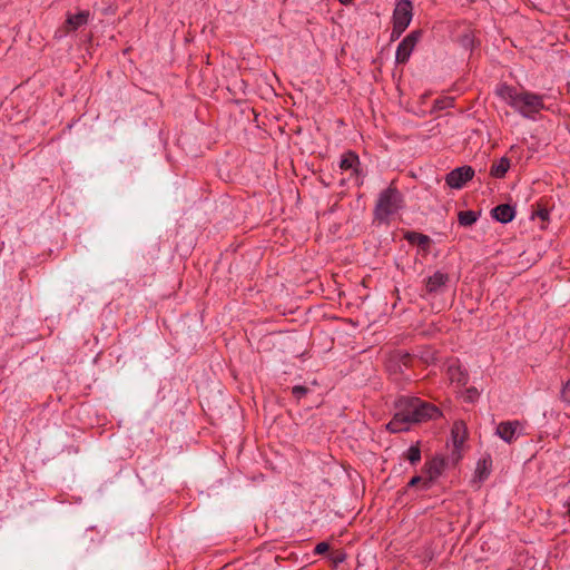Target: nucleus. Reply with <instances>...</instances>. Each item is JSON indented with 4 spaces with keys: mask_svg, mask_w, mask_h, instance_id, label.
<instances>
[{
    "mask_svg": "<svg viewBox=\"0 0 570 570\" xmlns=\"http://www.w3.org/2000/svg\"><path fill=\"white\" fill-rule=\"evenodd\" d=\"M396 412L387 423L386 429L392 433L407 431L410 424L435 420L442 412L434 404L415 396H401L395 402Z\"/></svg>",
    "mask_w": 570,
    "mask_h": 570,
    "instance_id": "1",
    "label": "nucleus"
},
{
    "mask_svg": "<svg viewBox=\"0 0 570 570\" xmlns=\"http://www.w3.org/2000/svg\"><path fill=\"white\" fill-rule=\"evenodd\" d=\"M497 95L525 118H533L544 109L543 96L527 90L518 91L509 85H500Z\"/></svg>",
    "mask_w": 570,
    "mask_h": 570,
    "instance_id": "2",
    "label": "nucleus"
},
{
    "mask_svg": "<svg viewBox=\"0 0 570 570\" xmlns=\"http://www.w3.org/2000/svg\"><path fill=\"white\" fill-rule=\"evenodd\" d=\"M404 204L402 193L392 183L386 189L379 195L374 208L375 218L383 222L391 215L397 213Z\"/></svg>",
    "mask_w": 570,
    "mask_h": 570,
    "instance_id": "3",
    "label": "nucleus"
},
{
    "mask_svg": "<svg viewBox=\"0 0 570 570\" xmlns=\"http://www.w3.org/2000/svg\"><path fill=\"white\" fill-rule=\"evenodd\" d=\"M412 9L410 0H401L396 3L393 12L392 39L399 38L409 27L412 20Z\"/></svg>",
    "mask_w": 570,
    "mask_h": 570,
    "instance_id": "4",
    "label": "nucleus"
},
{
    "mask_svg": "<svg viewBox=\"0 0 570 570\" xmlns=\"http://www.w3.org/2000/svg\"><path fill=\"white\" fill-rule=\"evenodd\" d=\"M421 36L422 32L420 30H414L399 43L395 53V59L397 63L407 62Z\"/></svg>",
    "mask_w": 570,
    "mask_h": 570,
    "instance_id": "5",
    "label": "nucleus"
},
{
    "mask_svg": "<svg viewBox=\"0 0 570 570\" xmlns=\"http://www.w3.org/2000/svg\"><path fill=\"white\" fill-rule=\"evenodd\" d=\"M91 13L89 10H82L78 13L68 12L66 16V21L58 30L62 35H67L72 31H77L81 27L86 26L90 20Z\"/></svg>",
    "mask_w": 570,
    "mask_h": 570,
    "instance_id": "6",
    "label": "nucleus"
},
{
    "mask_svg": "<svg viewBox=\"0 0 570 570\" xmlns=\"http://www.w3.org/2000/svg\"><path fill=\"white\" fill-rule=\"evenodd\" d=\"M473 176L474 169L471 166H462L451 170L445 177V183L451 188L460 189L466 181L471 180Z\"/></svg>",
    "mask_w": 570,
    "mask_h": 570,
    "instance_id": "7",
    "label": "nucleus"
},
{
    "mask_svg": "<svg viewBox=\"0 0 570 570\" xmlns=\"http://www.w3.org/2000/svg\"><path fill=\"white\" fill-rule=\"evenodd\" d=\"M412 363V356L407 353L396 352L386 361V368L391 373H403Z\"/></svg>",
    "mask_w": 570,
    "mask_h": 570,
    "instance_id": "8",
    "label": "nucleus"
},
{
    "mask_svg": "<svg viewBox=\"0 0 570 570\" xmlns=\"http://www.w3.org/2000/svg\"><path fill=\"white\" fill-rule=\"evenodd\" d=\"M450 277L448 273L436 271L433 275L429 276L425 281V293L438 294L443 291Z\"/></svg>",
    "mask_w": 570,
    "mask_h": 570,
    "instance_id": "9",
    "label": "nucleus"
},
{
    "mask_svg": "<svg viewBox=\"0 0 570 570\" xmlns=\"http://www.w3.org/2000/svg\"><path fill=\"white\" fill-rule=\"evenodd\" d=\"M446 374L449 380L459 386H464L469 382V373L465 368L462 367L458 360L449 364Z\"/></svg>",
    "mask_w": 570,
    "mask_h": 570,
    "instance_id": "10",
    "label": "nucleus"
},
{
    "mask_svg": "<svg viewBox=\"0 0 570 570\" xmlns=\"http://www.w3.org/2000/svg\"><path fill=\"white\" fill-rule=\"evenodd\" d=\"M442 466V461H439L436 459L428 461L424 464L423 472L426 476L425 480L423 481V490H429L432 485V482L441 475Z\"/></svg>",
    "mask_w": 570,
    "mask_h": 570,
    "instance_id": "11",
    "label": "nucleus"
},
{
    "mask_svg": "<svg viewBox=\"0 0 570 570\" xmlns=\"http://www.w3.org/2000/svg\"><path fill=\"white\" fill-rule=\"evenodd\" d=\"M520 426L518 421L501 422L497 426V435L504 442L512 443L517 438V430Z\"/></svg>",
    "mask_w": 570,
    "mask_h": 570,
    "instance_id": "12",
    "label": "nucleus"
},
{
    "mask_svg": "<svg viewBox=\"0 0 570 570\" xmlns=\"http://www.w3.org/2000/svg\"><path fill=\"white\" fill-rule=\"evenodd\" d=\"M468 438V429L463 421H455L451 429L453 446L460 450Z\"/></svg>",
    "mask_w": 570,
    "mask_h": 570,
    "instance_id": "13",
    "label": "nucleus"
},
{
    "mask_svg": "<svg viewBox=\"0 0 570 570\" xmlns=\"http://www.w3.org/2000/svg\"><path fill=\"white\" fill-rule=\"evenodd\" d=\"M491 213L492 217L502 224L512 222L515 216V209L508 204L495 206Z\"/></svg>",
    "mask_w": 570,
    "mask_h": 570,
    "instance_id": "14",
    "label": "nucleus"
},
{
    "mask_svg": "<svg viewBox=\"0 0 570 570\" xmlns=\"http://www.w3.org/2000/svg\"><path fill=\"white\" fill-rule=\"evenodd\" d=\"M360 158L354 151H347L342 156L340 168L342 170L352 169L355 175H358Z\"/></svg>",
    "mask_w": 570,
    "mask_h": 570,
    "instance_id": "15",
    "label": "nucleus"
},
{
    "mask_svg": "<svg viewBox=\"0 0 570 570\" xmlns=\"http://www.w3.org/2000/svg\"><path fill=\"white\" fill-rule=\"evenodd\" d=\"M492 460L490 455L478 461L474 478L479 482L487 480L491 473Z\"/></svg>",
    "mask_w": 570,
    "mask_h": 570,
    "instance_id": "16",
    "label": "nucleus"
},
{
    "mask_svg": "<svg viewBox=\"0 0 570 570\" xmlns=\"http://www.w3.org/2000/svg\"><path fill=\"white\" fill-rule=\"evenodd\" d=\"M510 168V159L507 157L500 158L498 163L491 166L490 175L494 178H503Z\"/></svg>",
    "mask_w": 570,
    "mask_h": 570,
    "instance_id": "17",
    "label": "nucleus"
},
{
    "mask_svg": "<svg viewBox=\"0 0 570 570\" xmlns=\"http://www.w3.org/2000/svg\"><path fill=\"white\" fill-rule=\"evenodd\" d=\"M405 238H406V240L410 244H416L423 250H428L429 246H430V243H431V239H430V237L428 235H424V234H421V233H416V232L407 233Z\"/></svg>",
    "mask_w": 570,
    "mask_h": 570,
    "instance_id": "18",
    "label": "nucleus"
},
{
    "mask_svg": "<svg viewBox=\"0 0 570 570\" xmlns=\"http://www.w3.org/2000/svg\"><path fill=\"white\" fill-rule=\"evenodd\" d=\"M478 215L473 210H462L458 214L459 224L464 227L473 225Z\"/></svg>",
    "mask_w": 570,
    "mask_h": 570,
    "instance_id": "19",
    "label": "nucleus"
},
{
    "mask_svg": "<svg viewBox=\"0 0 570 570\" xmlns=\"http://www.w3.org/2000/svg\"><path fill=\"white\" fill-rule=\"evenodd\" d=\"M405 459L409 460L411 464H416L421 461V449L419 444L411 445L406 453L404 454Z\"/></svg>",
    "mask_w": 570,
    "mask_h": 570,
    "instance_id": "20",
    "label": "nucleus"
},
{
    "mask_svg": "<svg viewBox=\"0 0 570 570\" xmlns=\"http://www.w3.org/2000/svg\"><path fill=\"white\" fill-rule=\"evenodd\" d=\"M308 392V389L303 385H295L292 387V394L296 400H301L304 397Z\"/></svg>",
    "mask_w": 570,
    "mask_h": 570,
    "instance_id": "21",
    "label": "nucleus"
},
{
    "mask_svg": "<svg viewBox=\"0 0 570 570\" xmlns=\"http://www.w3.org/2000/svg\"><path fill=\"white\" fill-rule=\"evenodd\" d=\"M561 400L563 402L570 403V379L566 382L561 390Z\"/></svg>",
    "mask_w": 570,
    "mask_h": 570,
    "instance_id": "22",
    "label": "nucleus"
},
{
    "mask_svg": "<svg viewBox=\"0 0 570 570\" xmlns=\"http://www.w3.org/2000/svg\"><path fill=\"white\" fill-rule=\"evenodd\" d=\"M328 549H330L328 543L323 541V542H320V543L316 544V547L314 549V552L316 554H323L326 551H328Z\"/></svg>",
    "mask_w": 570,
    "mask_h": 570,
    "instance_id": "23",
    "label": "nucleus"
},
{
    "mask_svg": "<svg viewBox=\"0 0 570 570\" xmlns=\"http://www.w3.org/2000/svg\"><path fill=\"white\" fill-rule=\"evenodd\" d=\"M425 480V478L421 476V475H415L413 476L409 483H407V487L409 488H412V487H415L417 484H421V487L423 488V481Z\"/></svg>",
    "mask_w": 570,
    "mask_h": 570,
    "instance_id": "24",
    "label": "nucleus"
},
{
    "mask_svg": "<svg viewBox=\"0 0 570 570\" xmlns=\"http://www.w3.org/2000/svg\"><path fill=\"white\" fill-rule=\"evenodd\" d=\"M537 215L541 218V219H548V216H549V213L547 209H539L537 212Z\"/></svg>",
    "mask_w": 570,
    "mask_h": 570,
    "instance_id": "25",
    "label": "nucleus"
},
{
    "mask_svg": "<svg viewBox=\"0 0 570 570\" xmlns=\"http://www.w3.org/2000/svg\"><path fill=\"white\" fill-rule=\"evenodd\" d=\"M344 559H345V558H344V554H340V556H336V557H335L334 561H335V562H343V561H344Z\"/></svg>",
    "mask_w": 570,
    "mask_h": 570,
    "instance_id": "26",
    "label": "nucleus"
},
{
    "mask_svg": "<svg viewBox=\"0 0 570 570\" xmlns=\"http://www.w3.org/2000/svg\"><path fill=\"white\" fill-rule=\"evenodd\" d=\"M340 2H341L342 4H348L350 2H352V0H340Z\"/></svg>",
    "mask_w": 570,
    "mask_h": 570,
    "instance_id": "27",
    "label": "nucleus"
},
{
    "mask_svg": "<svg viewBox=\"0 0 570 570\" xmlns=\"http://www.w3.org/2000/svg\"><path fill=\"white\" fill-rule=\"evenodd\" d=\"M468 392L470 393V395L476 394V390L475 389L468 390Z\"/></svg>",
    "mask_w": 570,
    "mask_h": 570,
    "instance_id": "28",
    "label": "nucleus"
},
{
    "mask_svg": "<svg viewBox=\"0 0 570 570\" xmlns=\"http://www.w3.org/2000/svg\"><path fill=\"white\" fill-rule=\"evenodd\" d=\"M468 392L470 393V395L476 394V390L475 389L468 390Z\"/></svg>",
    "mask_w": 570,
    "mask_h": 570,
    "instance_id": "29",
    "label": "nucleus"
}]
</instances>
